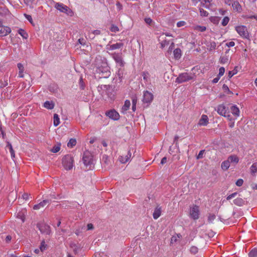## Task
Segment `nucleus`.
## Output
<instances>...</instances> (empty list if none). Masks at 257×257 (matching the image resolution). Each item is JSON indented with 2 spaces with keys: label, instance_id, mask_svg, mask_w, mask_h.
Instances as JSON below:
<instances>
[{
  "label": "nucleus",
  "instance_id": "nucleus-25",
  "mask_svg": "<svg viewBox=\"0 0 257 257\" xmlns=\"http://www.w3.org/2000/svg\"><path fill=\"white\" fill-rule=\"evenodd\" d=\"M230 166V163L228 159L223 161L221 165V169L224 171H226L228 169Z\"/></svg>",
  "mask_w": 257,
  "mask_h": 257
},
{
  "label": "nucleus",
  "instance_id": "nucleus-28",
  "mask_svg": "<svg viewBox=\"0 0 257 257\" xmlns=\"http://www.w3.org/2000/svg\"><path fill=\"white\" fill-rule=\"evenodd\" d=\"M246 19H254L257 21V15H243L241 16Z\"/></svg>",
  "mask_w": 257,
  "mask_h": 257
},
{
  "label": "nucleus",
  "instance_id": "nucleus-63",
  "mask_svg": "<svg viewBox=\"0 0 257 257\" xmlns=\"http://www.w3.org/2000/svg\"><path fill=\"white\" fill-rule=\"evenodd\" d=\"M29 195L28 194V193H24L23 195H22V198L27 200L29 199Z\"/></svg>",
  "mask_w": 257,
  "mask_h": 257
},
{
  "label": "nucleus",
  "instance_id": "nucleus-2",
  "mask_svg": "<svg viewBox=\"0 0 257 257\" xmlns=\"http://www.w3.org/2000/svg\"><path fill=\"white\" fill-rule=\"evenodd\" d=\"M74 159L70 155L65 156L62 159V165L66 170H71L73 166Z\"/></svg>",
  "mask_w": 257,
  "mask_h": 257
},
{
  "label": "nucleus",
  "instance_id": "nucleus-64",
  "mask_svg": "<svg viewBox=\"0 0 257 257\" xmlns=\"http://www.w3.org/2000/svg\"><path fill=\"white\" fill-rule=\"evenodd\" d=\"M220 77L218 75V76L212 80L213 83H216L219 80Z\"/></svg>",
  "mask_w": 257,
  "mask_h": 257
},
{
  "label": "nucleus",
  "instance_id": "nucleus-10",
  "mask_svg": "<svg viewBox=\"0 0 257 257\" xmlns=\"http://www.w3.org/2000/svg\"><path fill=\"white\" fill-rule=\"evenodd\" d=\"M105 115L109 118L117 120L119 118V113L114 109H111L105 112Z\"/></svg>",
  "mask_w": 257,
  "mask_h": 257
},
{
  "label": "nucleus",
  "instance_id": "nucleus-37",
  "mask_svg": "<svg viewBox=\"0 0 257 257\" xmlns=\"http://www.w3.org/2000/svg\"><path fill=\"white\" fill-rule=\"evenodd\" d=\"M143 79L146 82H148L149 81L150 74L148 72H143L142 74Z\"/></svg>",
  "mask_w": 257,
  "mask_h": 257
},
{
  "label": "nucleus",
  "instance_id": "nucleus-23",
  "mask_svg": "<svg viewBox=\"0 0 257 257\" xmlns=\"http://www.w3.org/2000/svg\"><path fill=\"white\" fill-rule=\"evenodd\" d=\"M131 106L130 101L128 100H126L124 102V104L122 107L121 108V112L123 113H126V111L129 109Z\"/></svg>",
  "mask_w": 257,
  "mask_h": 257
},
{
  "label": "nucleus",
  "instance_id": "nucleus-27",
  "mask_svg": "<svg viewBox=\"0 0 257 257\" xmlns=\"http://www.w3.org/2000/svg\"><path fill=\"white\" fill-rule=\"evenodd\" d=\"M174 55L176 59H178L181 58V51L179 48H177L174 50Z\"/></svg>",
  "mask_w": 257,
  "mask_h": 257
},
{
  "label": "nucleus",
  "instance_id": "nucleus-45",
  "mask_svg": "<svg viewBox=\"0 0 257 257\" xmlns=\"http://www.w3.org/2000/svg\"><path fill=\"white\" fill-rule=\"evenodd\" d=\"M17 217L20 218L22 220V222L25 221V216L23 213L19 212L17 214Z\"/></svg>",
  "mask_w": 257,
  "mask_h": 257
},
{
  "label": "nucleus",
  "instance_id": "nucleus-62",
  "mask_svg": "<svg viewBox=\"0 0 257 257\" xmlns=\"http://www.w3.org/2000/svg\"><path fill=\"white\" fill-rule=\"evenodd\" d=\"M92 32L94 36H95V35H98L100 34V31L98 30H94Z\"/></svg>",
  "mask_w": 257,
  "mask_h": 257
},
{
  "label": "nucleus",
  "instance_id": "nucleus-13",
  "mask_svg": "<svg viewBox=\"0 0 257 257\" xmlns=\"http://www.w3.org/2000/svg\"><path fill=\"white\" fill-rule=\"evenodd\" d=\"M216 110L222 116H225V114L228 111V108L223 104L219 105Z\"/></svg>",
  "mask_w": 257,
  "mask_h": 257
},
{
  "label": "nucleus",
  "instance_id": "nucleus-38",
  "mask_svg": "<svg viewBox=\"0 0 257 257\" xmlns=\"http://www.w3.org/2000/svg\"><path fill=\"white\" fill-rule=\"evenodd\" d=\"M60 144H58L57 145L54 146L51 149V151L53 153H57L60 151Z\"/></svg>",
  "mask_w": 257,
  "mask_h": 257
},
{
  "label": "nucleus",
  "instance_id": "nucleus-49",
  "mask_svg": "<svg viewBox=\"0 0 257 257\" xmlns=\"http://www.w3.org/2000/svg\"><path fill=\"white\" fill-rule=\"evenodd\" d=\"M228 58L226 56H223L220 58V62L221 64H225L228 61Z\"/></svg>",
  "mask_w": 257,
  "mask_h": 257
},
{
  "label": "nucleus",
  "instance_id": "nucleus-48",
  "mask_svg": "<svg viewBox=\"0 0 257 257\" xmlns=\"http://www.w3.org/2000/svg\"><path fill=\"white\" fill-rule=\"evenodd\" d=\"M198 248L195 246H192L190 247V251L191 253L195 254L198 252Z\"/></svg>",
  "mask_w": 257,
  "mask_h": 257
},
{
  "label": "nucleus",
  "instance_id": "nucleus-17",
  "mask_svg": "<svg viewBox=\"0 0 257 257\" xmlns=\"http://www.w3.org/2000/svg\"><path fill=\"white\" fill-rule=\"evenodd\" d=\"M11 32L9 27L2 26L0 27V36L4 37L8 35Z\"/></svg>",
  "mask_w": 257,
  "mask_h": 257
},
{
  "label": "nucleus",
  "instance_id": "nucleus-42",
  "mask_svg": "<svg viewBox=\"0 0 257 257\" xmlns=\"http://www.w3.org/2000/svg\"><path fill=\"white\" fill-rule=\"evenodd\" d=\"M34 1L35 0H24V2L27 6H29L30 8L32 9L33 8L32 4Z\"/></svg>",
  "mask_w": 257,
  "mask_h": 257
},
{
  "label": "nucleus",
  "instance_id": "nucleus-35",
  "mask_svg": "<svg viewBox=\"0 0 257 257\" xmlns=\"http://www.w3.org/2000/svg\"><path fill=\"white\" fill-rule=\"evenodd\" d=\"M203 7L209 8L210 2L209 0H199Z\"/></svg>",
  "mask_w": 257,
  "mask_h": 257
},
{
  "label": "nucleus",
  "instance_id": "nucleus-6",
  "mask_svg": "<svg viewBox=\"0 0 257 257\" xmlns=\"http://www.w3.org/2000/svg\"><path fill=\"white\" fill-rule=\"evenodd\" d=\"M235 29L240 37L245 39L249 38V34L245 26L240 25L235 27Z\"/></svg>",
  "mask_w": 257,
  "mask_h": 257
},
{
  "label": "nucleus",
  "instance_id": "nucleus-14",
  "mask_svg": "<svg viewBox=\"0 0 257 257\" xmlns=\"http://www.w3.org/2000/svg\"><path fill=\"white\" fill-rule=\"evenodd\" d=\"M123 46V44L122 43H116L112 45L108 44L106 46V49L108 51H112L116 49H119L121 48Z\"/></svg>",
  "mask_w": 257,
  "mask_h": 257
},
{
  "label": "nucleus",
  "instance_id": "nucleus-39",
  "mask_svg": "<svg viewBox=\"0 0 257 257\" xmlns=\"http://www.w3.org/2000/svg\"><path fill=\"white\" fill-rule=\"evenodd\" d=\"M250 171L252 173H255L257 172V163L252 164L250 167Z\"/></svg>",
  "mask_w": 257,
  "mask_h": 257
},
{
  "label": "nucleus",
  "instance_id": "nucleus-50",
  "mask_svg": "<svg viewBox=\"0 0 257 257\" xmlns=\"http://www.w3.org/2000/svg\"><path fill=\"white\" fill-rule=\"evenodd\" d=\"M224 72H225V68L223 67H221L219 69V73H218V75L219 76L221 77L224 74Z\"/></svg>",
  "mask_w": 257,
  "mask_h": 257
},
{
  "label": "nucleus",
  "instance_id": "nucleus-57",
  "mask_svg": "<svg viewBox=\"0 0 257 257\" xmlns=\"http://www.w3.org/2000/svg\"><path fill=\"white\" fill-rule=\"evenodd\" d=\"M145 21L147 24L149 25H151L153 22L152 20L150 18H146L145 19Z\"/></svg>",
  "mask_w": 257,
  "mask_h": 257
},
{
  "label": "nucleus",
  "instance_id": "nucleus-26",
  "mask_svg": "<svg viewBox=\"0 0 257 257\" xmlns=\"http://www.w3.org/2000/svg\"><path fill=\"white\" fill-rule=\"evenodd\" d=\"M233 201L235 205L238 206H243L245 202V201L241 198H237L235 199Z\"/></svg>",
  "mask_w": 257,
  "mask_h": 257
},
{
  "label": "nucleus",
  "instance_id": "nucleus-12",
  "mask_svg": "<svg viewBox=\"0 0 257 257\" xmlns=\"http://www.w3.org/2000/svg\"><path fill=\"white\" fill-rule=\"evenodd\" d=\"M132 157V153L131 151H128L127 154L125 155H122L119 157L118 160L122 164H124L130 161Z\"/></svg>",
  "mask_w": 257,
  "mask_h": 257
},
{
  "label": "nucleus",
  "instance_id": "nucleus-21",
  "mask_svg": "<svg viewBox=\"0 0 257 257\" xmlns=\"http://www.w3.org/2000/svg\"><path fill=\"white\" fill-rule=\"evenodd\" d=\"M162 210L161 208L159 206H157L153 213V218L155 219H158L161 215Z\"/></svg>",
  "mask_w": 257,
  "mask_h": 257
},
{
  "label": "nucleus",
  "instance_id": "nucleus-41",
  "mask_svg": "<svg viewBox=\"0 0 257 257\" xmlns=\"http://www.w3.org/2000/svg\"><path fill=\"white\" fill-rule=\"evenodd\" d=\"M47 247V245L45 243V242L44 241H42L41 243V245L40 246V249L41 251H42V252L44 251V250H45L46 249Z\"/></svg>",
  "mask_w": 257,
  "mask_h": 257
},
{
  "label": "nucleus",
  "instance_id": "nucleus-16",
  "mask_svg": "<svg viewBox=\"0 0 257 257\" xmlns=\"http://www.w3.org/2000/svg\"><path fill=\"white\" fill-rule=\"evenodd\" d=\"M50 201L49 200H44L39 203L36 204L34 206L33 209L34 210H39L41 208L44 207L47 204H49Z\"/></svg>",
  "mask_w": 257,
  "mask_h": 257
},
{
  "label": "nucleus",
  "instance_id": "nucleus-7",
  "mask_svg": "<svg viewBox=\"0 0 257 257\" xmlns=\"http://www.w3.org/2000/svg\"><path fill=\"white\" fill-rule=\"evenodd\" d=\"M84 164L86 166H89V169L91 168L93 165L92 156L89 153H85L83 157Z\"/></svg>",
  "mask_w": 257,
  "mask_h": 257
},
{
  "label": "nucleus",
  "instance_id": "nucleus-1",
  "mask_svg": "<svg viewBox=\"0 0 257 257\" xmlns=\"http://www.w3.org/2000/svg\"><path fill=\"white\" fill-rule=\"evenodd\" d=\"M96 68L95 71L100 77L108 78L111 74L110 67L108 65L106 59L101 56H97L93 63Z\"/></svg>",
  "mask_w": 257,
  "mask_h": 257
},
{
  "label": "nucleus",
  "instance_id": "nucleus-20",
  "mask_svg": "<svg viewBox=\"0 0 257 257\" xmlns=\"http://www.w3.org/2000/svg\"><path fill=\"white\" fill-rule=\"evenodd\" d=\"M17 66L19 69V75L18 77L20 78H23L24 75V72L25 71V67L24 65L22 63H18L17 64Z\"/></svg>",
  "mask_w": 257,
  "mask_h": 257
},
{
  "label": "nucleus",
  "instance_id": "nucleus-32",
  "mask_svg": "<svg viewBox=\"0 0 257 257\" xmlns=\"http://www.w3.org/2000/svg\"><path fill=\"white\" fill-rule=\"evenodd\" d=\"M249 257H257V248H253L248 253Z\"/></svg>",
  "mask_w": 257,
  "mask_h": 257
},
{
  "label": "nucleus",
  "instance_id": "nucleus-55",
  "mask_svg": "<svg viewBox=\"0 0 257 257\" xmlns=\"http://www.w3.org/2000/svg\"><path fill=\"white\" fill-rule=\"evenodd\" d=\"M186 24V23L185 21H181L177 22V26L178 27H181L183 26H184Z\"/></svg>",
  "mask_w": 257,
  "mask_h": 257
},
{
  "label": "nucleus",
  "instance_id": "nucleus-59",
  "mask_svg": "<svg viewBox=\"0 0 257 257\" xmlns=\"http://www.w3.org/2000/svg\"><path fill=\"white\" fill-rule=\"evenodd\" d=\"M204 150H201L199 152L198 156H197V159H201L203 157V155L204 154Z\"/></svg>",
  "mask_w": 257,
  "mask_h": 257
},
{
  "label": "nucleus",
  "instance_id": "nucleus-4",
  "mask_svg": "<svg viewBox=\"0 0 257 257\" xmlns=\"http://www.w3.org/2000/svg\"><path fill=\"white\" fill-rule=\"evenodd\" d=\"M194 75L192 73H183L178 76L176 79V82L181 83L189 81L194 78Z\"/></svg>",
  "mask_w": 257,
  "mask_h": 257
},
{
  "label": "nucleus",
  "instance_id": "nucleus-54",
  "mask_svg": "<svg viewBox=\"0 0 257 257\" xmlns=\"http://www.w3.org/2000/svg\"><path fill=\"white\" fill-rule=\"evenodd\" d=\"M237 73V70H233L232 71H229L228 72V77L229 78H231L234 75H235L236 73Z\"/></svg>",
  "mask_w": 257,
  "mask_h": 257
},
{
  "label": "nucleus",
  "instance_id": "nucleus-47",
  "mask_svg": "<svg viewBox=\"0 0 257 257\" xmlns=\"http://www.w3.org/2000/svg\"><path fill=\"white\" fill-rule=\"evenodd\" d=\"M200 15L202 17H207L208 15V13L207 11H205L203 9H200Z\"/></svg>",
  "mask_w": 257,
  "mask_h": 257
},
{
  "label": "nucleus",
  "instance_id": "nucleus-15",
  "mask_svg": "<svg viewBox=\"0 0 257 257\" xmlns=\"http://www.w3.org/2000/svg\"><path fill=\"white\" fill-rule=\"evenodd\" d=\"M231 6L233 10L237 13H240L242 10L241 6L237 0H232Z\"/></svg>",
  "mask_w": 257,
  "mask_h": 257
},
{
  "label": "nucleus",
  "instance_id": "nucleus-51",
  "mask_svg": "<svg viewBox=\"0 0 257 257\" xmlns=\"http://www.w3.org/2000/svg\"><path fill=\"white\" fill-rule=\"evenodd\" d=\"M237 192L233 193L231 194H230L229 195H228L226 197V199L227 200H229L231 199L232 198H234L237 195Z\"/></svg>",
  "mask_w": 257,
  "mask_h": 257
},
{
  "label": "nucleus",
  "instance_id": "nucleus-34",
  "mask_svg": "<svg viewBox=\"0 0 257 257\" xmlns=\"http://www.w3.org/2000/svg\"><path fill=\"white\" fill-rule=\"evenodd\" d=\"M18 33L24 39H27L28 37L27 33L22 29L18 30Z\"/></svg>",
  "mask_w": 257,
  "mask_h": 257
},
{
  "label": "nucleus",
  "instance_id": "nucleus-56",
  "mask_svg": "<svg viewBox=\"0 0 257 257\" xmlns=\"http://www.w3.org/2000/svg\"><path fill=\"white\" fill-rule=\"evenodd\" d=\"M24 16L31 23H32L33 19L30 15L25 14Z\"/></svg>",
  "mask_w": 257,
  "mask_h": 257
},
{
  "label": "nucleus",
  "instance_id": "nucleus-30",
  "mask_svg": "<svg viewBox=\"0 0 257 257\" xmlns=\"http://www.w3.org/2000/svg\"><path fill=\"white\" fill-rule=\"evenodd\" d=\"M208 49L209 51H212L216 48V43L215 42H210L207 45Z\"/></svg>",
  "mask_w": 257,
  "mask_h": 257
},
{
  "label": "nucleus",
  "instance_id": "nucleus-43",
  "mask_svg": "<svg viewBox=\"0 0 257 257\" xmlns=\"http://www.w3.org/2000/svg\"><path fill=\"white\" fill-rule=\"evenodd\" d=\"M216 216L213 214H209L208 216V221L209 223H212L213 220L215 219Z\"/></svg>",
  "mask_w": 257,
  "mask_h": 257
},
{
  "label": "nucleus",
  "instance_id": "nucleus-53",
  "mask_svg": "<svg viewBox=\"0 0 257 257\" xmlns=\"http://www.w3.org/2000/svg\"><path fill=\"white\" fill-rule=\"evenodd\" d=\"M243 183V180L241 179H239L236 181L235 184L236 186L240 187L242 185Z\"/></svg>",
  "mask_w": 257,
  "mask_h": 257
},
{
  "label": "nucleus",
  "instance_id": "nucleus-11",
  "mask_svg": "<svg viewBox=\"0 0 257 257\" xmlns=\"http://www.w3.org/2000/svg\"><path fill=\"white\" fill-rule=\"evenodd\" d=\"M154 98L153 94L149 91H145L143 94V101L144 103H151Z\"/></svg>",
  "mask_w": 257,
  "mask_h": 257
},
{
  "label": "nucleus",
  "instance_id": "nucleus-58",
  "mask_svg": "<svg viewBox=\"0 0 257 257\" xmlns=\"http://www.w3.org/2000/svg\"><path fill=\"white\" fill-rule=\"evenodd\" d=\"M117 75L119 77V78H121L122 77V76H123V71L122 69H119L118 71H117Z\"/></svg>",
  "mask_w": 257,
  "mask_h": 257
},
{
  "label": "nucleus",
  "instance_id": "nucleus-29",
  "mask_svg": "<svg viewBox=\"0 0 257 257\" xmlns=\"http://www.w3.org/2000/svg\"><path fill=\"white\" fill-rule=\"evenodd\" d=\"M54 125L55 126H58L60 124V119L57 114L55 113L53 117Z\"/></svg>",
  "mask_w": 257,
  "mask_h": 257
},
{
  "label": "nucleus",
  "instance_id": "nucleus-19",
  "mask_svg": "<svg viewBox=\"0 0 257 257\" xmlns=\"http://www.w3.org/2000/svg\"><path fill=\"white\" fill-rule=\"evenodd\" d=\"M227 159L229 161L230 163L233 164L234 165L237 164L239 162V158L238 157L235 155H232L229 156Z\"/></svg>",
  "mask_w": 257,
  "mask_h": 257
},
{
  "label": "nucleus",
  "instance_id": "nucleus-31",
  "mask_svg": "<svg viewBox=\"0 0 257 257\" xmlns=\"http://www.w3.org/2000/svg\"><path fill=\"white\" fill-rule=\"evenodd\" d=\"M194 29L196 31L203 32L206 31V28L205 26L197 25L194 27Z\"/></svg>",
  "mask_w": 257,
  "mask_h": 257
},
{
  "label": "nucleus",
  "instance_id": "nucleus-33",
  "mask_svg": "<svg viewBox=\"0 0 257 257\" xmlns=\"http://www.w3.org/2000/svg\"><path fill=\"white\" fill-rule=\"evenodd\" d=\"M210 21L214 24H218L220 21V18L218 17H211Z\"/></svg>",
  "mask_w": 257,
  "mask_h": 257
},
{
  "label": "nucleus",
  "instance_id": "nucleus-3",
  "mask_svg": "<svg viewBox=\"0 0 257 257\" xmlns=\"http://www.w3.org/2000/svg\"><path fill=\"white\" fill-rule=\"evenodd\" d=\"M54 8L61 13H65L68 16H72V11L68 7L60 3H55Z\"/></svg>",
  "mask_w": 257,
  "mask_h": 257
},
{
  "label": "nucleus",
  "instance_id": "nucleus-22",
  "mask_svg": "<svg viewBox=\"0 0 257 257\" xmlns=\"http://www.w3.org/2000/svg\"><path fill=\"white\" fill-rule=\"evenodd\" d=\"M54 106L55 104L53 101H46L43 104V106L48 109H52Z\"/></svg>",
  "mask_w": 257,
  "mask_h": 257
},
{
  "label": "nucleus",
  "instance_id": "nucleus-61",
  "mask_svg": "<svg viewBox=\"0 0 257 257\" xmlns=\"http://www.w3.org/2000/svg\"><path fill=\"white\" fill-rule=\"evenodd\" d=\"M137 103V98L136 96H134L132 98V104H134V105H136Z\"/></svg>",
  "mask_w": 257,
  "mask_h": 257
},
{
  "label": "nucleus",
  "instance_id": "nucleus-8",
  "mask_svg": "<svg viewBox=\"0 0 257 257\" xmlns=\"http://www.w3.org/2000/svg\"><path fill=\"white\" fill-rule=\"evenodd\" d=\"M190 215L194 220L198 219L199 215V207L197 205H193L190 207Z\"/></svg>",
  "mask_w": 257,
  "mask_h": 257
},
{
  "label": "nucleus",
  "instance_id": "nucleus-9",
  "mask_svg": "<svg viewBox=\"0 0 257 257\" xmlns=\"http://www.w3.org/2000/svg\"><path fill=\"white\" fill-rule=\"evenodd\" d=\"M37 227L42 233L49 234L50 233V228L49 225L44 223H40L37 224Z\"/></svg>",
  "mask_w": 257,
  "mask_h": 257
},
{
  "label": "nucleus",
  "instance_id": "nucleus-52",
  "mask_svg": "<svg viewBox=\"0 0 257 257\" xmlns=\"http://www.w3.org/2000/svg\"><path fill=\"white\" fill-rule=\"evenodd\" d=\"M222 88H223V89L225 91H226L227 92V93L228 94H231L232 93V92L229 90L228 87L225 85V84H224L222 86Z\"/></svg>",
  "mask_w": 257,
  "mask_h": 257
},
{
  "label": "nucleus",
  "instance_id": "nucleus-24",
  "mask_svg": "<svg viewBox=\"0 0 257 257\" xmlns=\"http://www.w3.org/2000/svg\"><path fill=\"white\" fill-rule=\"evenodd\" d=\"M231 111L232 113L235 115L236 117L239 116V108L236 106V105H232L230 108Z\"/></svg>",
  "mask_w": 257,
  "mask_h": 257
},
{
  "label": "nucleus",
  "instance_id": "nucleus-5",
  "mask_svg": "<svg viewBox=\"0 0 257 257\" xmlns=\"http://www.w3.org/2000/svg\"><path fill=\"white\" fill-rule=\"evenodd\" d=\"M109 55L112 57L116 63V66L122 67L125 65V62L123 60L122 53H109Z\"/></svg>",
  "mask_w": 257,
  "mask_h": 257
},
{
  "label": "nucleus",
  "instance_id": "nucleus-40",
  "mask_svg": "<svg viewBox=\"0 0 257 257\" xmlns=\"http://www.w3.org/2000/svg\"><path fill=\"white\" fill-rule=\"evenodd\" d=\"M229 20H230V19H229V18L228 17H227V16L225 17L223 19V20H222V21L221 22V25L223 26H226L228 24V22L229 21Z\"/></svg>",
  "mask_w": 257,
  "mask_h": 257
},
{
  "label": "nucleus",
  "instance_id": "nucleus-36",
  "mask_svg": "<svg viewBox=\"0 0 257 257\" xmlns=\"http://www.w3.org/2000/svg\"><path fill=\"white\" fill-rule=\"evenodd\" d=\"M76 144V141L75 139H71L69 140L67 144V146L70 148H72Z\"/></svg>",
  "mask_w": 257,
  "mask_h": 257
},
{
  "label": "nucleus",
  "instance_id": "nucleus-44",
  "mask_svg": "<svg viewBox=\"0 0 257 257\" xmlns=\"http://www.w3.org/2000/svg\"><path fill=\"white\" fill-rule=\"evenodd\" d=\"M160 43L161 45V47L162 48H164L165 47H166V46L169 45V41H167L166 40H163L161 42H160Z\"/></svg>",
  "mask_w": 257,
  "mask_h": 257
},
{
  "label": "nucleus",
  "instance_id": "nucleus-18",
  "mask_svg": "<svg viewBox=\"0 0 257 257\" xmlns=\"http://www.w3.org/2000/svg\"><path fill=\"white\" fill-rule=\"evenodd\" d=\"M208 121L209 119L207 115L203 114L199 121L198 125L200 126H206L208 123Z\"/></svg>",
  "mask_w": 257,
  "mask_h": 257
},
{
  "label": "nucleus",
  "instance_id": "nucleus-46",
  "mask_svg": "<svg viewBox=\"0 0 257 257\" xmlns=\"http://www.w3.org/2000/svg\"><path fill=\"white\" fill-rule=\"evenodd\" d=\"M110 31L112 32L116 33L119 31V29L116 26L112 25L110 27Z\"/></svg>",
  "mask_w": 257,
  "mask_h": 257
},
{
  "label": "nucleus",
  "instance_id": "nucleus-60",
  "mask_svg": "<svg viewBox=\"0 0 257 257\" xmlns=\"http://www.w3.org/2000/svg\"><path fill=\"white\" fill-rule=\"evenodd\" d=\"M234 45H235V43L233 41H230L226 44V46H227L228 47H233Z\"/></svg>",
  "mask_w": 257,
  "mask_h": 257
}]
</instances>
